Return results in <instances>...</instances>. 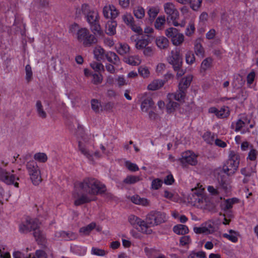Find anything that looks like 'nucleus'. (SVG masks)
<instances>
[{
	"mask_svg": "<svg viewBox=\"0 0 258 258\" xmlns=\"http://www.w3.org/2000/svg\"><path fill=\"white\" fill-rule=\"evenodd\" d=\"M106 191L105 185L95 178H86L82 181L76 182L73 193L74 205L78 206L94 201L97 195L103 194L106 198L112 199V195Z\"/></svg>",
	"mask_w": 258,
	"mask_h": 258,
	"instance_id": "f257e3e1",
	"label": "nucleus"
},
{
	"mask_svg": "<svg viewBox=\"0 0 258 258\" xmlns=\"http://www.w3.org/2000/svg\"><path fill=\"white\" fill-rule=\"evenodd\" d=\"M76 15L78 18H80L82 15H84L89 24L99 20L98 12L93 9H91L88 5L86 4L82 5L81 7L76 9Z\"/></svg>",
	"mask_w": 258,
	"mask_h": 258,
	"instance_id": "f03ea898",
	"label": "nucleus"
},
{
	"mask_svg": "<svg viewBox=\"0 0 258 258\" xmlns=\"http://www.w3.org/2000/svg\"><path fill=\"white\" fill-rule=\"evenodd\" d=\"M239 160V155L236 152L229 151L228 159L223 167V172L229 176L233 175L237 170Z\"/></svg>",
	"mask_w": 258,
	"mask_h": 258,
	"instance_id": "7ed1b4c3",
	"label": "nucleus"
},
{
	"mask_svg": "<svg viewBox=\"0 0 258 258\" xmlns=\"http://www.w3.org/2000/svg\"><path fill=\"white\" fill-rule=\"evenodd\" d=\"M76 38L85 47H90L97 42V38L87 28H81Z\"/></svg>",
	"mask_w": 258,
	"mask_h": 258,
	"instance_id": "20e7f679",
	"label": "nucleus"
},
{
	"mask_svg": "<svg viewBox=\"0 0 258 258\" xmlns=\"http://www.w3.org/2000/svg\"><path fill=\"white\" fill-rule=\"evenodd\" d=\"M164 12L167 15V21L168 23L172 22L175 26L184 27V24H179L177 20L179 17V13L174 5L172 3H166L164 4Z\"/></svg>",
	"mask_w": 258,
	"mask_h": 258,
	"instance_id": "39448f33",
	"label": "nucleus"
},
{
	"mask_svg": "<svg viewBox=\"0 0 258 258\" xmlns=\"http://www.w3.org/2000/svg\"><path fill=\"white\" fill-rule=\"evenodd\" d=\"M166 216L164 213L152 211L146 216L145 223L148 228L153 227L164 223L166 221Z\"/></svg>",
	"mask_w": 258,
	"mask_h": 258,
	"instance_id": "423d86ee",
	"label": "nucleus"
},
{
	"mask_svg": "<svg viewBox=\"0 0 258 258\" xmlns=\"http://www.w3.org/2000/svg\"><path fill=\"white\" fill-rule=\"evenodd\" d=\"M26 169L33 184L38 185L42 181V177L37 163L34 161H30L26 164Z\"/></svg>",
	"mask_w": 258,
	"mask_h": 258,
	"instance_id": "0eeeda50",
	"label": "nucleus"
},
{
	"mask_svg": "<svg viewBox=\"0 0 258 258\" xmlns=\"http://www.w3.org/2000/svg\"><path fill=\"white\" fill-rule=\"evenodd\" d=\"M40 222L36 218L28 217L25 222L19 225V230L23 233H27L39 228Z\"/></svg>",
	"mask_w": 258,
	"mask_h": 258,
	"instance_id": "6e6552de",
	"label": "nucleus"
},
{
	"mask_svg": "<svg viewBox=\"0 0 258 258\" xmlns=\"http://www.w3.org/2000/svg\"><path fill=\"white\" fill-rule=\"evenodd\" d=\"M14 171L12 172H8L6 169L0 167V180L7 184H14L16 187H19V183L15 182L16 180H19V178L14 174Z\"/></svg>",
	"mask_w": 258,
	"mask_h": 258,
	"instance_id": "1a4fd4ad",
	"label": "nucleus"
},
{
	"mask_svg": "<svg viewBox=\"0 0 258 258\" xmlns=\"http://www.w3.org/2000/svg\"><path fill=\"white\" fill-rule=\"evenodd\" d=\"M198 155L191 151H187L182 153L179 159L180 163L183 167L188 165L195 166L198 163Z\"/></svg>",
	"mask_w": 258,
	"mask_h": 258,
	"instance_id": "9d476101",
	"label": "nucleus"
},
{
	"mask_svg": "<svg viewBox=\"0 0 258 258\" xmlns=\"http://www.w3.org/2000/svg\"><path fill=\"white\" fill-rule=\"evenodd\" d=\"M128 221L135 228L138 229L137 227L139 226L140 227V230L143 233H145L146 234H150L152 232V230L146 227L145 223V221H144L140 219V218L132 215L128 217Z\"/></svg>",
	"mask_w": 258,
	"mask_h": 258,
	"instance_id": "9b49d317",
	"label": "nucleus"
},
{
	"mask_svg": "<svg viewBox=\"0 0 258 258\" xmlns=\"http://www.w3.org/2000/svg\"><path fill=\"white\" fill-rule=\"evenodd\" d=\"M194 231L196 234H212L215 231L214 223L212 222H208L203 223L201 227H195Z\"/></svg>",
	"mask_w": 258,
	"mask_h": 258,
	"instance_id": "f8f14e48",
	"label": "nucleus"
},
{
	"mask_svg": "<svg viewBox=\"0 0 258 258\" xmlns=\"http://www.w3.org/2000/svg\"><path fill=\"white\" fill-rule=\"evenodd\" d=\"M79 149L81 153L90 160H93L94 156L97 158L100 157L99 152H93L90 149L89 146L83 145L80 142L79 143Z\"/></svg>",
	"mask_w": 258,
	"mask_h": 258,
	"instance_id": "ddd939ff",
	"label": "nucleus"
},
{
	"mask_svg": "<svg viewBox=\"0 0 258 258\" xmlns=\"http://www.w3.org/2000/svg\"><path fill=\"white\" fill-rule=\"evenodd\" d=\"M171 56L167 58L168 62L172 65L173 68H178L182 64V58L179 51H172Z\"/></svg>",
	"mask_w": 258,
	"mask_h": 258,
	"instance_id": "4468645a",
	"label": "nucleus"
},
{
	"mask_svg": "<svg viewBox=\"0 0 258 258\" xmlns=\"http://www.w3.org/2000/svg\"><path fill=\"white\" fill-rule=\"evenodd\" d=\"M118 11L112 5H106L103 9V14L107 19H114L118 15Z\"/></svg>",
	"mask_w": 258,
	"mask_h": 258,
	"instance_id": "2eb2a0df",
	"label": "nucleus"
},
{
	"mask_svg": "<svg viewBox=\"0 0 258 258\" xmlns=\"http://www.w3.org/2000/svg\"><path fill=\"white\" fill-rule=\"evenodd\" d=\"M56 239H63L65 240H74L78 238V234L72 231H60L55 233Z\"/></svg>",
	"mask_w": 258,
	"mask_h": 258,
	"instance_id": "dca6fc26",
	"label": "nucleus"
},
{
	"mask_svg": "<svg viewBox=\"0 0 258 258\" xmlns=\"http://www.w3.org/2000/svg\"><path fill=\"white\" fill-rule=\"evenodd\" d=\"M135 47L137 49L143 50L144 49L149 43V39L148 37L141 36L137 39H135Z\"/></svg>",
	"mask_w": 258,
	"mask_h": 258,
	"instance_id": "f3484780",
	"label": "nucleus"
},
{
	"mask_svg": "<svg viewBox=\"0 0 258 258\" xmlns=\"http://www.w3.org/2000/svg\"><path fill=\"white\" fill-rule=\"evenodd\" d=\"M89 25L94 36L97 35L99 36H103L104 35L103 31L99 24V20L97 21V22H93V23H91Z\"/></svg>",
	"mask_w": 258,
	"mask_h": 258,
	"instance_id": "a211bd4d",
	"label": "nucleus"
},
{
	"mask_svg": "<svg viewBox=\"0 0 258 258\" xmlns=\"http://www.w3.org/2000/svg\"><path fill=\"white\" fill-rule=\"evenodd\" d=\"M117 52L121 55H124L129 53L130 47L125 43H119L115 46Z\"/></svg>",
	"mask_w": 258,
	"mask_h": 258,
	"instance_id": "6ab92c4d",
	"label": "nucleus"
},
{
	"mask_svg": "<svg viewBox=\"0 0 258 258\" xmlns=\"http://www.w3.org/2000/svg\"><path fill=\"white\" fill-rule=\"evenodd\" d=\"M192 78V76L191 75H188L186 77L183 78L180 81L178 85L179 89L186 90L190 86Z\"/></svg>",
	"mask_w": 258,
	"mask_h": 258,
	"instance_id": "aec40b11",
	"label": "nucleus"
},
{
	"mask_svg": "<svg viewBox=\"0 0 258 258\" xmlns=\"http://www.w3.org/2000/svg\"><path fill=\"white\" fill-rule=\"evenodd\" d=\"M165 84V81L156 79L152 81L148 86L147 89L149 90L155 91L160 89Z\"/></svg>",
	"mask_w": 258,
	"mask_h": 258,
	"instance_id": "412c9836",
	"label": "nucleus"
},
{
	"mask_svg": "<svg viewBox=\"0 0 258 258\" xmlns=\"http://www.w3.org/2000/svg\"><path fill=\"white\" fill-rule=\"evenodd\" d=\"M238 201V200L236 198L227 199L224 201V202L221 203V208L224 211H228L231 209L232 208L233 205L234 204L237 203Z\"/></svg>",
	"mask_w": 258,
	"mask_h": 258,
	"instance_id": "4be33fe9",
	"label": "nucleus"
},
{
	"mask_svg": "<svg viewBox=\"0 0 258 258\" xmlns=\"http://www.w3.org/2000/svg\"><path fill=\"white\" fill-rule=\"evenodd\" d=\"M156 44L159 48L165 49L168 47L169 42L167 38L161 36L156 38Z\"/></svg>",
	"mask_w": 258,
	"mask_h": 258,
	"instance_id": "5701e85b",
	"label": "nucleus"
},
{
	"mask_svg": "<svg viewBox=\"0 0 258 258\" xmlns=\"http://www.w3.org/2000/svg\"><path fill=\"white\" fill-rule=\"evenodd\" d=\"M185 90L180 89L178 87V90L174 94H169L168 97L169 99H174L175 100L179 101H182L185 95Z\"/></svg>",
	"mask_w": 258,
	"mask_h": 258,
	"instance_id": "b1692460",
	"label": "nucleus"
},
{
	"mask_svg": "<svg viewBox=\"0 0 258 258\" xmlns=\"http://www.w3.org/2000/svg\"><path fill=\"white\" fill-rule=\"evenodd\" d=\"M154 105L152 99L150 97L145 98L141 104V109L143 111L147 112L150 108H152Z\"/></svg>",
	"mask_w": 258,
	"mask_h": 258,
	"instance_id": "393cba45",
	"label": "nucleus"
},
{
	"mask_svg": "<svg viewBox=\"0 0 258 258\" xmlns=\"http://www.w3.org/2000/svg\"><path fill=\"white\" fill-rule=\"evenodd\" d=\"M117 23L114 21H109L106 25V33L109 35H113L116 33Z\"/></svg>",
	"mask_w": 258,
	"mask_h": 258,
	"instance_id": "a878e982",
	"label": "nucleus"
},
{
	"mask_svg": "<svg viewBox=\"0 0 258 258\" xmlns=\"http://www.w3.org/2000/svg\"><path fill=\"white\" fill-rule=\"evenodd\" d=\"M131 201L135 204L142 205L143 206H147L150 204V202L148 199L141 198L138 195H135L132 197Z\"/></svg>",
	"mask_w": 258,
	"mask_h": 258,
	"instance_id": "bb28decb",
	"label": "nucleus"
},
{
	"mask_svg": "<svg viewBox=\"0 0 258 258\" xmlns=\"http://www.w3.org/2000/svg\"><path fill=\"white\" fill-rule=\"evenodd\" d=\"M105 56L109 62L114 65L118 66L120 62L119 57L113 52L109 51L107 52L105 54Z\"/></svg>",
	"mask_w": 258,
	"mask_h": 258,
	"instance_id": "cd10ccee",
	"label": "nucleus"
},
{
	"mask_svg": "<svg viewBox=\"0 0 258 258\" xmlns=\"http://www.w3.org/2000/svg\"><path fill=\"white\" fill-rule=\"evenodd\" d=\"M35 108L38 116L42 119H45L47 117V113L44 110L42 102L40 100H37L35 104Z\"/></svg>",
	"mask_w": 258,
	"mask_h": 258,
	"instance_id": "c85d7f7f",
	"label": "nucleus"
},
{
	"mask_svg": "<svg viewBox=\"0 0 258 258\" xmlns=\"http://www.w3.org/2000/svg\"><path fill=\"white\" fill-rule=\"evenodd\" d=\"M219 183V189L221 192H223L224 194H228L230 190V185L225 179L221 178L218 179Z\"/></svg>",
	"mask_w": 258,
	"mask_h": 258,
	"instance_id": "c756f323",
	"label": "nucleus"
},
{
	"mask_svg": "<svg viewBox=\"0 0 258 258\" xmlns=\"http://www.w3.org/2000/svg\"><path fill=\"white\" fill-rule=\"evenodd\" d=\"M173 231L177 234L183 235L188 232V228L186 225L179 224L173 227Z\"/></svg>",
	"mask_w": 258,
	"mask_h": 258,
	"instance_id": "7c9ffc66",
	"label": "nucleus"
},
{
	"mask_svg": "<svg viewBox=\"0 0 258 258\" xmlns=\"http://www.w3.org/2000/svg\"><path fill=\"white\" fill-rule=\"evenodd\" d=\"M194 49L197 55L202 57L204 56L205 50L202 45L198 40H197L195 42Z\"/></svg>",
	"mask_w": 258,
	"mask_h": 258,
	"instance_id": "2f4dec72",
	"label": "nucleus"
},
{
	"mask_svg": "<svg viewBox=\"0 0 258 258\" xmlns=\"http://www.w3.org/2000/svg\"><path fill=\"white\" fill-rule=\"evenodd\" d=\"M124 61L132 66H137L141 63V60L138 56H131L124 58Z\"/></svg>",
	"mask_w": 258,
	"mask_h": 258,
	"instance_id": "473e14b6",
	"label": "nucleus"
},
{
	"mask_svg": "<svg viewBox=\"0 0 258 258\" xmlns=\"http://www.w3.org/2000/svg\"><path fill=\"white\" fill-rule=\"evenodd\" d=\"M184 40V36L183 34L179 33L172 38L171 41L175 46L180 45Z\"/></svg>",
	"mask_w": 258,
	"mask_h": 258,
	"instance_id": "72a5a7b5",
	"label": "nucleus"
},
{
	"mask_svg": "<svg viewBox=\"0 0 258 258\" xmlns=\"http://www.w3.org/2000/svg\"><path fill=\"white\" fill-rule=\"evenodd\" d=\"M166 20L164 16L158 17L155 22V28L158 30H162L164 28Z\"/></svg>",
	"mask_w": 258,
	"mask_h": 258,
	"instance_id": "f704fd0d",
	"label": "nucleus"
},
{
	"mask_svg": "<svg viewBox=\"0 0 258 258\" xmlns=\"http://www.w3.org/2000/svg\"><path fill=\"white\" fill-rule=\"evenodd\" d=\"M96 227V223L92 222L86 226L81 228L79 230V232L81 233H83L84 235H88L90 232L95 228Z\"/></svg>",
	"mask_w": 258,
	"mask_h": 258,
	"instance_id": "c9c22d12",
	"label": "nucleus"
},
{
	"mask_svg": "<svg viewBox=\"0 0 258 258\" xmlns=\"http://www.w3.org/2000/svg\"><path fill=\"white\" fill-rule=\"evenodd\" d=\"M223 236L233 242H236L238 240L236 232L232 230H230L229 233H224Z\"/></svg>",
	"mask_w": 258,
	"mask_h": 258,
	"instance_id": "e433bc0d",
	"label": "nucleus"
},
{
	"mask_svg": "<svg viewBox=\"0 0 258 258\" xmlns=\"http://www.w3.org/2000/svg\"><path fill=\"white\" fill-rule=\"evenodd\" d=\"M134 16L139 19H143L145 16V10L141 6L136 7L134 11Z\"/></svg>",
	"mask_w": 258,
	"mask_h": 258,
	"instance_id": "4c0bfd02",
	"label": "nucleus"
},
{
	"mask_svg": "<svg viewBox=\"0 0 258 258\" xmlns=\"http://www.w3.org/2000/svg\"><path fill=\"white\" fill-rule=\"evenodd\" d=\"M33 236L38 242H43L45 240V236L40 230L39 228L33 231Z\"/></svg>",
	"mask_w": 258,
	"mask_h": 258,
	"instance_id": "58836bf2",
	"label": "nucleus"
},
{
	"mask_svg": "<svg viewBox=\"0 0 258 258\" xmlns=\"http://www.w3.org/2000/svg\"><path fill=\"white\" fill-rule=\"evenodd\" d=\"M141 179L142 178L139 176L130 175L123 180V182L126 184H134Z\"/></svg>",
	"mask_w": 258,
	"mask_h": 258,
	"instance_id": "ea45409f",
	"label": "nucleus"
},
{
	"mask_svg": "<svg viewBox=\"0 0 258 258\" xmlns=\"http://www.w3.org/2000/svg\"><path fill=\"white\" fill-rule=\"evenodd\" d=\"M213 59L211 57L205 58L202 62L201 69L202 70L205 71L210 69L212 66Z\"/></svg>",
	"mask_w": 258,
	"mask_h": 258,
	"instance_id": "a19ab883",
	"label": "nucleus"
},
{
	"mask_svg": "<svg viewBox=\"0 0 258 258\" xmlns=\"http://www.w3.org/2000/svg\"><path fill=\"white\" fill-rule=\"evenodd\" d=\"M178 30L173 27H170L165 30V35L171 39V40L178 33Z\"/></svg>",
	"mask_w": 258,
	"mask_h": 258,
	"instance_id": "79ce46f5",
	"label": "nucleus"
},
{
	"mask_svg": "<svg viewBox=\"0 0 258 258\" xmlns=\"http://www.w3.org/2000/svg\"><path fill=\"white\" fill-rule=\"evenodd\" d=\"M138 72L139 75L144 78H149L150 75L149 69L144 66H140L138 68Z\"/></svg>",
	"mask_w": 258,
	"mask_h": 258,
	"instance_id": "37998d69",
	"label": "nucleus"
},
{
	"mask_svg": "<svg viewBox=\"0 0 258 258\" xmlns=\"http://www.w3.org/2000/svg\"><path fill=\"white\" fill-rule=\"evenodd\" d=\"M159 12V9L157 7L150 8L148 11V14L150 20H154Z\"/></svg>",
	"mask_w": 258,
	"mask_h": 258,
	"instance_id": "c03bdc74",
	"label": "nucleus"
},
{
	"mask_svg": "<svg viewBox=\"0 0 258 258\" xmlns=\"http://www.w3.org/2000/svg\"><path fill=\"white\" fill-rule=\"evenodd\" d=\"M122 19L123 22L128 26L134 21V19L131 14L127 13L122 16Z\"/></svg>",
	"mask_w": 258,
	"mask_h": 258,
	"instance_id": "a18cd8bd",
	"label": "nucleus"
},
{
	"mask_svg": "<svg viewBox=\"0 0 258 258\" xmlns=\"http://www.w3.org/2000/svg\"><path fill=\"white\" fill-rule=\"evenodd\" d=\"M35 160L39 162L45 163L47 160V156L45 153H37L34 156Z\"/></svg>",
	"mask_w": 258,
	"mask_h": 258,
	"instance_id": "49530a36",
	"label": "nucleus"
},
{
	"mask_svg": "<svg viewBox=\"0 0 258 258\" xmlns=\"http://www.w3.org/2000/svg\"><path fill=\"white\" fill-rule=\"evenodd\" d=\"M71 249L74 252L79 255H84L86 252V249L85 248L77 245H74L72 246Z\"/></svg>",
	"mask_w": 258,
	"mask_h": 258,
	"instance_id": "de8ad7c7",
	"label": "nucleus"
},
{
	"mask_svg": "<svg viewBox=\"0 0 258 258\" xmlns=\"http://www.w3.org/2000/svg\"><path fill=\"white\" fill-rule=\"evenodd\" d=\"M203 0H190V7L194 11H197L201 7Z\"/></svg>",
	"mask_w": 258,
	"mask_h": 258,
	"instance_id": "09e8293b",
	"label": "nucleus"
},
{
	"mask_svg": "<svg viewBox=\"0 0 258 258\" xmlns=\"http://www.w3.org/2000/svg\"><path fill=\"white\" fill-rule=\"evenodd\" d=\"M169 101L166 105L167 111L168 113L173 112L177 107L178 104L175 102L172 101V99H169Z\"/></svg>",
	"mask_w": 258,
	"mask_h": 258,
	"instance_id": "8fccbe9b",
	"label": "nucleus"
},
{
	"mask_svg": "<svg viewBox=\"0 0 258 258\" xmlns=\"http://www.w3.org/2000/svg\"><path fill=\"white\" fill-rule=\"evenodd\" d=\"M94 53L95 58L98 60H100L103 57V55H104V50L101 47L96 48L94 51Z\"/></svg>",
	"mask_w": 258,
	"mask_h": 258,
	"instance_id": "3c124183",
	"label": "nucleus"
},
{
	"mask_svg": "<svg viewBox=\"0 0 258 258\" xmlns=\"http://www.w3.org/2000/svg\"><path fill=\"white\" fill-rule=\"evenodd\" d=\"M195 31L194 23L192 21L189 22L185 30V35L188 36H191Z\"/></svg>",
	"mask_w": 258,
	"mask_h": 258,
	"instance_id": "603ef678",
	"label": "nucleus"
},
{
	"mask_svg": "<svg viewBox=\"0 0 258 258\" xmlns=\"http://www.w3.org/2000/svg\"><path fill=\"white\" fill-rule=\"evenodd\" d=\"M81 27H80L77 23L72 24L69 27V32L73 35H76V38L78 36V33L79 30H81Z\"/></svg>",
	"mask_w": 258,
	"mask_h": 258,
	"instance_id": "864d4df0",
	"label": "nucleus"
},
{
	"mask_svg": "<svg viewBox=\"0 0 258 258\" xmlns=\"http://www.w3.org/2000/svg\"><path fill=\"white\" fill-rule=\"evenodd\" d=\"M229 115L228 109L221 108L220 110H217L216 116L218 118H223L227 117Z\"/></svg>",
	"mask_w": 258,
	"mask_h": 258,
	"instance_id": "5fc2aeb1",
	"label": "nucleus"
},
{
	"mask_svg": "<svg viewBox=\"0 0 258 258\" xmlns=\"http://www.w3.org/2000/svg\"><path fill=\"white\" fill-rule=\"evenodd\" d=\"M248 96V93L246 91L242 90L240 92H239L236 96L235 98H233L232 99H239L241 101L245 100Z\"/></svg>",
	"mask_w": 258,
	"mask_h": 258,
	"instance_id": "6e6d98bb",
	"label": "nucleus"
},
{
	"mask_svg": "<svg viewBox=\"0 0 258 258\" xmlns=\"http://www.w3.org/2000/svg\"><path fill=\"white\" fill-rule=\"evenodd\" d=\"M90 66L96 72L104 71V66L101 63L93 62L90 64Z\"/></svg>",
	"mask_w": 258,
	"mask_h": 258,
	"instance_id": "4d7b16f0",
	"label": "nucleus"
},
{
	"mask_svg": "<svg viewBox=\"0 0 258 258\" xmlns=\"http://www.w3.org/2000/svg\"><path fill=\"white\" fill-rule=\"evenodd\" d=\"M162 180L159 178L154 179L152 182L151 188L157 190L160 188L162 185Z\"/></svg>",
	"mask_w": 258,
	"mask_h": 258,
	"instance_id": "13d9d810",
	"label": "nucleus"
},
{
	"mask_svg": "<svg viewBox=\"0 0 258 258\" xmlns=\"http://www.w3.org/2000/svg\"><path fill=\"white\" fill-rule=\"evenodd\" d=\"M186 62L188 64H192L195 61L194 54L191 51H188L185 55Z\"/></svg>",
	"mask_w": 258,
	"mask_h": 258,
	"instance_id": "bf43d9fd",
	"label": "nucleus"
},
{
	"mask_svg": "<svg viewBox=\"0 0 258 258\" xmlns=\"http://www.w3.org/2000/svg\"><path fill=\"white\" fill-rule=\"evenodd\" d=\"M25 72H26V79L28 82H30L32 78V69L29 64L26 65L25 67Z\"/></svg>",
	"mask_w": 258,
	"mask_h": 258,
	"instance_id": "052dcab7",
	"label": "nucleus"
},
{
	"mask_svg": "<svg viewBox=\"0 0 258 258\" xmlns=\"http://www.w3.org/2000/svg\"><path fill=\"white\" fill-rule=\"evenodd\" d=\"M93 79L92 82L95 85H98L101 83L103 77L101 74H94L92 75Z\"/></svg>",
	"mask_w": 258,
	"mask_h": 258,
	"instance_id": "680f3d73",
	"label": "nucleus"
},
{
	"mask_svg": "<svg viewBox=\"0 0 258 258\" xmlns=\"http://www.w3.org/2000/svg\"><path fill=\"white\" fill-rule=\"evenodd\" d=\"M125 165L126 167L132 171H136L139 169L138 166L136 164L133 163L130 161H126Z\"/></svg>",
	"mask_w": 258,
	"mask_h": 258,
	"instance_id": "e2e57ef3",
	"label": "nucleus"
},
{
	"mask_svg": "<svg viewBox=\"0 0 258 258\" xmlns=\"http://www.w3.org/2000/svg\"><path fill=\"white\" fill-rule=\"evenodd\" d=\"M179 242L181 245L185 246L190 243L191 240L189 236L185 235L181 237Z\"/></svg>",
	"mask_w": 258,
	"mask_h": 258,
	"instance_id": "0e129e2a",
	"label": "nucleus"
},
{
	"mask_svg": "<svg viewBox=\"0 0 258 258\" xmlns=\"http://www.w3.org/2000/svg\"><path fill=\"white\" fill-rule=\"evenodd\" d=\"M101 104L100 102L96 99H92L91 100V107L92 109L96 112L99 111Z\"/></svg>",
	"mask_w": 258,
	"mask_h": 258,
	"instance_id": "69168bd1",
	"label": "nucleus"
},
{
	"mask_svg": "<svg viewBox=\"0 0 258 258\" xmlns=\"http://www.w3.org/2000/svg\"><path fill=\"white\" fill-rule=\"evenodd\" d=\"M128 27H130L133 31L138 33L139 34H141L142 33V29L140 26L136 25L135 23V21H134Z\"/></svg>",
	"mask_w": 258,
	"mask_h": 258,
	"instance_id": "338daca9",
	"label": "nucleus"
},
{
	"mask_svg": "<svg viewBox=\"0 0 258 258\" xmlns=\"http://www.w3.org/2000/svg\"><path fill=\"white\" fill-rule=\"evenodd\" d=\"M257 156V151L252 148V146H250V150L249 152L247 158L251 161L255 160Z\"/></svg>",
	"mask_w": 258,
	"mask_h": 258,
	"instance_id": "774afa93",
	"label": "nucleus"
}]
</instances>
